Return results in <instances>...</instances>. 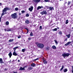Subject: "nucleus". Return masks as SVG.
I'll use <instances>...</instances> for the list:
<instances>
[{
  "label": "nucleus",
  "instance_id": "obj_3",
  "mask_svg": "<svg viewBox=\"0 0 73 73\" xmlns=\"http://www.w3.org/2000/svg\"><path fill=\"white\" fill-rule=\"evenodd\" d=\"M11 16L12 17L13 19H15L17 17V15H16V13H15L11 15Z\"/></svg>",
  "mask_w": 73,
  "mask_h": 73
},
{
  "label": "nucleus",
  "instance_id": "obj_20",
  "mask_svg": "<svg viewBox=\"0 0 73 73\" xmlns=\"http://www.w3.org/2000/svg\"><path fill=\"white\" fill-rule=\"evenodd\" d=\"M52 48L53 49H56V47L54 45L52 46Z\"/></svg>",
  "mask_w": 73,
  "mask_h": 73
},
{
  "label": "nucleus",
  "instance_id": "obj_14",
  "mask_svg": "<svg viewBox=\"0 0 73 73\" xmlns=\"http://www.w3.org/2000/svg\"><path fill=\"white\" fill-rule=\"evenodd\" d=\"M19 48V47L18 46H17L16 47H14L13 48V49L14 50V51H16V50L17 49V48Z\"/></svg>",
  "mask_w": 73,
  "mask_h": 73
},
{
  "label": "nucleus",
  "instance_id": "obj_31",
  "mask_svg": "<svg viewBox=\"0 0 73 73\" xmlns=\"http://www.w3.org/2000/svg\"><path fill=\"white\" fill-rule=\"evenodd\" d=\"M54 41L55 42V43L56 44H58V42H57V40H54Z\"/></svg>",
  "mask_w": 73,
  "mask_h": 73
},
{
  "label": "nucleus",
  "instance_id": "obj_19",
  "mask_svg": "<svg viewBox=\"0 0 73 73\" xmlns=\"http://www.w3.org/2000/svg\"><path fill=\"white\" fill-rule=\"evenodd\" d=\"M25 23L26 24H28L29 23V21L28 20H27L25 21Z\"/></svg>",
  "mask_w": 73,
  "mask_h": 73
},
{
  "label": "nucleus",
  "instance_id": "obj_54",
  "mask_svg": "<svg viewBox=\"0 0 73 73\" xmlns=\"http://www.w3.org/2000/svg\"><path fill=\"white\" fill-rule=\"evenodd\" d=\"M71 7H72V6H70V8H71Z\"/></svg>",
  "mask_w": 73,
  "mask_h": 73
},
{
  "label": "nucleus",
  "instance_id": "obj_35",
  "mask_svg": "<svg viewBox=\"0 0 73 73\" xmlns=\"http://www.w3.org/2000/svg\"><path fill=\"white\" fill-rule=\"evenodd\" d=\"M15 11H18V8H16L15 9Z\"/></svg>",
  "mask_w": 73,
  "mask_h": 73
},
{
  "label": "nucleus",
  "instance_id": "obj_30",
  "mask_svg": "<svg viewBox=\"0 0 73 73\" xmlns=\"http://www.w3.org/2000/svg\"><path fill=\"white\" fill-rule=\"evenodd\" d=\"M30 36H33V33L32 32H31V33L30 34Z\"/></svg>",
  "mask_w": 73,
  "mask_h": 73
},
{
  "label": "nucleus",
  "instance_id": "obj_27",
  "mask_svg": "<svg viewBox=\"0 0 73 73\" xmlns=\"http://www.w3.org/2000/svg\"><path fill=\"white\" fill-rule=\"evenodd\" d=\"M68 20H66V24H68Z\"/></svg>",
  "mask_w": 73,
  "mask_h": 73
},
{
  "label": "nucleus",
  "instance_id": "obj_42",
  "mask_svg": "<svg viewBox=\"0 0 73 73\" xmlns=\"http://www.w3.org/2000/svg\"><path fill=\"white\" fill-rule=\"evenodd\" d=\"M31 40V38H29L28 40H29V41H30V40Z\"/></svg>",
  "mask_w": 73,
  "mask_h": 73
},
{
  "label": "nucleus",
  "instance_id": "obj_47",
  "mask_svg": "<svg viewBox=\"0 0 73 73\" xmlns=\"http://www.w3.org/2000/svg\"><path fill=\"white\" fill-rule=\"evenodd\" d=\"M4 30L5 31H7V30L6 29H4Z\"/></svg>",
  "mask_w": 73,
  "mask_h": 73
},
{
  "label": "nucleus",
  "instance_id": "obj_6",
  "mask_svg": "<svg viewBox=\"0 0 73 73\" xmlns=\"http://www.w3.org/2000/svg\"><path fill=\"white\" fill-rule=\"evenodd\" d=\"M40 14H41L42 15H43L44 14V15H46L47 14V13H46V11H44L42 12H41L40 13Z\"/></svg>",
  "mask_w": 73,
  "mask_h": 73
},
{
  "label": "nucleus",
  "instance_id": "obj_34",
  "mask_svg": "<svg viewBox=\"0 0 73 73\" xmlns=\"http://www.w3.org/2000/svg\"><path fill=\"white\" fill-rule=\"evenodd\" d=\"M22 13H25V11H21Z\"/></svg>",
  "mask_w": 73,
  "mask_h": 73
},
{
  "label": "nucleus",
  "instance_id": "obj_15",
  "mask_svg": "<svg viewBox=\"0 0 73 73\" xmlns=\"http://www.w3.org/2000/svg\"><path fill=\"white\" fill-rule=\"evenodd\" d=\"M43 63H44V64H47V61L46 60H43Z\"/></svg>",
  "mask_w": 73,
  "mask_h": 73
},
{
  "label": "nucleus",
  "instance_id": "obj_23",
  "mask_svg": "<svg viewBox=\"0 0 73 73\" xmlns=\"http://www.w3.org/2000/svg\"><path fill=\"white\" fill-rule=\"evenodd\" d=\"M64 66H62V68L60 69V71H62V70L64 69Z\"/></svg>",
  "mask_w": 73,
  "mask_h": 73
},
{
  "label": "nucleus",
  "instance_id": "obj_57",
  "mask_svg": "<svg viewBox=\"0 0 73 73\" xmlns=\"http://www.w3.org/2000/svg\"><path fill=\"white\" fill-rule=\"evenodd\" d=\"M72 2H73V1H72Z\"/></svg>",
  "mask_w": 73,
  "mask_h": 73
},
{
  "label": "nucleus",
  "instance_id": "obj_37",
  "mask_svg": "<svg viewBox=\"0 0 73 73\" xmlns=\"http://www.w3.org/2000/svg\"><path fill=\"white\" fill-rule=\"evenodd\" d=\"M61 33H62V32H61V31H60L59 32V35L61 34Z\"/></svg>",
  "mask_w": 73,
  "mask_h": 73
},
{
  "label": "nucleus",
  "instance_id": "obj_50",
  "mask_svg": "<svg viewBox=\"0 0 73 73\" xmlns=\"http://www.w3.org/2000/svg\"><path fill=\"white\" fill-rule=\"evenodd\" d=\"M18 62H20V60H18Z\"/></svg>",
  "mask_w": 73,
  "mask_h": 73
},
{
  "label": "nucleus",
  "instance_id": "obj_32",
  "mask_svg": "<svg viewBox=\"0 0 73 73\" xmlns=\"http://www.w3.org/2000/svg\"><path fill=\"white\" fill-rule=\"evenodd\" d=\"M6 25H9V22L7 21L6 22Z\"/></svg>",
  "mask_w": 73,
  "mask_h": 73
},
{
  "label": "nucleus",
  "instance_id": "obj_38",
  "mask_svg": "<svg viewBox=\"0 0 73 73\" xmlns=\"http://www.w3.org/2000/svg\"><path fill=\"white\" fill-rule=\"evenodd\" d=\"M18 38H21V36L19 35L18 37Z\"/></svg>",
  "mask_w": 73,
  "mask_h": 73
},
{
  "label": "nucleus",
  "instance_id": "obj_11",
  "mask_svg": "<svg viewBox=\"0 0 73 73\" xmlns=\"http://www.w3.org/2000/svg\"><path fill=\"white\" fill-rule=\"evenodd\" d=\"M31 65L32 67H34L36 66V64L35 63H32L31 64Z\"/></svg>",
  "mask_w": 73,
  "mask_h": 73
},
{
  "label": "nucleus",
  "instance_id": "obj_25",
  "mask_svg": "<svg viewBox=\"0 0 73 73\" xmlns=\"http://www.w3.org/2000/svg\"><path fill=\"white\" fill-rule=\"evenodd\" d=\"M13 41V39H10L9 40V42H12V41Z\"/></svg>",
  "mask_w": 73,
  "mask_h": 73
},
{
  "label": "nucleus",
  "instance_id": "obj_41",
  "mask_svg": "<svg viewBox=\"0 0 73 73\" xmlns=\"http://www.w3.org/2000/svg\"><path fill=\"white\" fill-rule=\"evenodd\" d=\"M40 29H42V26H40Z\"/></svg>",
  "mask_w": 73,
  "mask_h": 73
},
{
  "label": "nucleus",
  "instance_id": "obj_7",
  "mask_svg": "<svg viewBox=\"0 0 73 73\" xmlns=\"http://www.w3.org/2000/svg\"><path fill=\"white\" fill-rule=\"evenodd\" d=\"M26 67H21L19 69V70H25V68Z\"/></svg>",
  "mask_w": 73,
  "mask_h": 73
},
{
  "label": "nucleus",
  "instance_id": "obj_48",
  "mask_svg": "<svg viewBox=\"0 0 73 73\" xmlns=\"http://www.w3.org/2000/svg\"><path fill=\"white\" fill-rule=\"evenodd\" d=\"M72 73H73V70H72Z\"/></svg>",
  "mask_w": 73,
  "mask_h": 73
},
{
  "label": "nucleus",
  "instance_id": "obj_51",
  "mask_svg": "<svg viewBox=\"0 0 73 73\" xmlns=\"http://www.w3.org/2000/svg\"><path fill=\"white\" fill-rule=\"evenodd\" d=\"M60 0V1H63V0Z\"/></svg>",
  "mask_w": 73,
  "mask_h": 73
},
{
  "label": "nucleus",
  "instance_id": "obj_28",
  "mask_svg": "<svg viewBox=\"0 0 73 73\" xmlns=\"http://www.w3.org/2000/svg\"><path fill=\"white\" fill-rule=\"evenodd\" d=\"M68 71L67 69H65L64 70V72H66Z\"/></svg>",
  "mask_w": 73,
  "mask_h": 73
},
{
  "label": "nucleus",
  "instance_id": "obj_24",
  "mask_svg": "<svg viewBox=\"0 0 73 73\" xmlns=\"http://www.w3.org/2000/svg\"><path fill=\"white\" fill-rule=\"evenodd\" d=\"M25 49H22V50H21V52H25Z\"/></svg>",
  "mask_w": 73,
  "mask_h": 73
},
{
  "label": "nucleus",
  "instance_id": "obj_53",
  "mask_svg": "<svg viewBox=\"0 0 73 73\" xmlns=\"http://www.w3.org/2000/svg\"><path fill=\"white\" fill-rule=\"evenodd\" d=\"M1 3H0V5H1Z\"/></svg>",
  "mask_w": 73,
  "mask_h": 73
},
{
  "label": "nucleus",
  "instance_id": "obj_44",
  "mask_svg": "<svg viewBox=\"0 0 73 73\" xmlns=\"http://www.w3.org/2000/svg\"><path fill=\"white\" fill-rule=\"evenodd\" d=\"M25 29H26V30H27V31H29V30L27 29V28H25Z\"/></svg>",
  "mask_w": 73,
  "mask_h": 73
},
{
  "label": "nucleus",
  "instance_id": "obj_16",
  "mask_svg": "<svg viewBox=\"0 0 73 73\" xmlns=\"http://www.w3.org/2000/svg\"><path fill=\"white\" fill-rule=\"evenodd\" d=\"M66 37H67L68 38H70V34H68V35H66Z\"/></svg>",
  "mask_w": 73,
  "mask_h": 73
},
{
  "label": "nucleus",
  "instance_id": "obj_39",
  "mask_svg": "<svg viewBox=\"0 0 73 73\" xmlns=\"http://www.w3.org/2000/svg\"><path fill=\"white\" fill-rule=\"evenodd\" d=\"M7 70H8V69L5 68V69L4 70H5V71L6 72L7 71Z\"/></svg>",
  "mask_w": 73,
  "mask_h": 73
},
{
  "label": "nucleus",
  "instance_id": "obj_52",
  "mask_svg": "<svg viewBox=\"0 0 73 73\" xmlns=\"http://www.w3.org/2000/svg\"><path fill=\"white\" fill-rule=\"evenodd\" d=\"M72 70H73V66H72Z\"/></svg>",
  "mask_w": 73,
  "mask_h": 73
},
{
  "label": "nucleus",
  "instance_id": "obj_13",
  "mask_svg": "<svg viewBox=\"0 0 73 73\" xmlns=\"http://www.w3.org/2000/svg\"><path fill=\"white\" fill-rule=\"evenodd\" d=\"M8 55L9 56L10 58H11V56H12V53H11V52H10Z\"/></svg>",
  "mask_w": 73,
  "mask_h": 73
},
{
  "label": "nucleus",
  "instance_id": "obj_56",
  "mask_svg": "<svg viewBox=\"0 0 73 73\" xmlns=\"http://www.w3.org/2000/svg\"><path fill=\"white\" fill-rule=\"evenodd\" d=\"M55 68H56V66H55Z\"/></svg>",
  "mask_w": 73,
  "mask_h": 73
},
{
  "label": "nucleus",
  "instance_id": "obj_4",
  "mask_svg": "<svg viewBox=\"0 0 73 73\" xmlns=\"http://www.w3.org/2000/svg\"><path fill=\"white\" fill-rule=\"evenodd\" d=\"M69 55H70V54L68 53H64L62 54V56L64 57V58H65L66 57H68Z\"/></svg>",
  "mask_w": 73,
  "mask_h": 73
},
{
  "label": "nucleus",
  "instance_id": "obj_9",
  "mask_svg": "<svg viewBox=\"0 0 73 73\" xmlns=\"http://www.w3.org/2000/svg\"><path fill=\"white\" fill-rule=\"evenodd\" d=\"M33 1L35 3H39L40 1V0H33Z\"/></svg>",
  "mask_w": 73,
  "mask_h": 73
},
{
  "label": "nucleus",
  "instance_id": "obj_5",
  "mask_svg": "<svg viewBox=\"0 0 73 73\" xmlns=\"http://www.w3.org/2000/svg\"><path fill=\"white\" fill-rule=\"evenodd\" d=\"M33 9V6H30V7L29 8V10L30 12H32Z\"/></svg>",
  "mask_w": 73,
  "mask_h": 73
},
{
  "label": "nucleus",
  "instance_id": "obj_1",
  "mask_svg": "<svg viewBox=\"0 0 73 73\" xmlns=\"http://www.w3.org/2000/svg\"><path fill=\"white\" fill-rule=\"evenodd\" d=\"M8 10H9V9L8 7H6L2 11V14L0 18V19L1 20V17H2V16H3L4 15H5V13H6V12H7V11H8Z\"/></svg>",
  "mask_w": 73,
  "mask_h": 73
},
{
  "label": "nucleus",
  "instance_id": "obj_36",
  "mask_svg": "<svg viewBox=\"0 0 73 73\" xmlns=\"http://www.w3.org/2000/svg\"><path fill=\"white\" fill-rule=\"evenodd\" d=\"M45 2H48L49 0H44Z\"/></svg>",
  "mask_w": 73,
  "mask_h": 73
},
{
  "label": "nucleus",
  "instance_id": "obj_40",
  "mask_svg": "<svg viewBox=\"0 0 73 73\" xmlns=\"http://www.w3.org/2000/svg\"><path fill=\"white\" fill-rule=\"evenodd\" d=\"M29 69H30V70H32V67H30L29 68Z\"/></svg>",
  "mask_w": 73,
  "mask_h": 73
},
{
  "label": "nucleus",
  "instance_id": "obj_18",
  "mask_svg": "<svg viewBox=\"0 0 73 73\" xmlns=\"http://www.w3.org/2000/svg\"><path fill=\"white\" fill-rule=\"evenodd\" d=\"M2 63H3V60L2 58H0V64H1Z\"/></svg>",
  "mask_w": 73,
  "mask_h": 73
},
{
  "label": "nucleus",
  "instance_id": "obj_29",
  "mask_svg": "<svg viewBox=\"0 0 73 73\" xmlns=\"http://www.w3.org/2000/svg\"><path fill=\"white\" fill-rule=\"evenodd\" d=\"M72 3V2L68 1V5H70V3Z\"/></svg>",
  "mask_w": 73,
  "mask_h": 73
},
{
  "label": "nucleus",
  "instance_id": "obj_2",
  "mask_svg": "<svg viewBox=\"0 0 73 73\" xmlns=\"http://www.w3.org/2000/svg\"><path fill=\"white\" fill-rule=\"evenodd\" d=\"M35 44L38 48H42L44 46V45L43 44L40 43L38 42H36Z\"/></svg>",
  "mask_w": 73,
  "mask_h": 73
},
{
  "label": "nucleus",
  "instance_id": "obj_49",
  "mask_svg": "<svg viewBox=\"0 0 73 73\" xmlns=\"http://www.w3.org/2000/svg\"><path fill=\"white\" fill-rule=\"evenodd\" d=\"M19 15H21V13H19Z\"/></svg>",
  "mask_w": 73,
  "mask_h": 73
},
{
  "label": "nucleus",
  "instance_id": "obj_43",
  "mask_svg": "<svg viewBox=\"0 0 73 73\" xmlns=\"http://www.w3.org/2000/svg\"><path fill=\"white\" fill-rule=\"evenodd\" d=\"M38 60V58H37L36 59H35V61H36V60Z\"/></svg>",
  "mask_w": 73,
  "mask_h": 73
},
{
  "label": "nucleus",
  "instance_id": "obj_46",
  "mask_svg": "<svg viewBox=\"0 0 73 73\" xmlns=\"http://www.w3.org/2000/svg\"><path fill=\"white\" fill-rule=\"evenodd\" d=\"M18 44V42H16V43H15V44Z\"/></svg>",
  "mask_w": 73,
  "mask_h": 73
},
{
  "label": "nucleus",
  "instance_id": "obj_55",
  "mask_svg": "<svg viewBox=\"0 0 73 73\" xmlns=\"http://www.w3.org/2000/svg\"><path fill=\"white\" fill-rule=\"evenodd\" d=\"M1 21V19H0V22Z\"/></svg>",
  "mask_w": 73,
  "mask_h": 73
},
{
  "label": "nucleus",
  "instance_id": "obj_26",
  "mask_svg": "<svg viewBox=\"0 0 73 73\" xmlns=\"http://www.w3.org/2000/svg\"><path fill=\"white\" fill-rule=\"evenodd\" d=\"M46 50H49V48L48 47V46H47L46 48Z\"/></svg>",
  "mask_w": 73,
  "mask_h": 73
},
{
  "label": "nucleus",
  "instance_id": "obj_12",
  "mask_svg": "<svg viewBox=\"0 0 73 73\" xmlns=\"http://www.w3.org/2000/svg\"><path fill=\"white\" fill-rule=\"evenodd\" d=\"M43 7L42 6H38L37 7V9L38 10L39 9H41V8H43Z\"/></svg>",
  "mask_w": 73,
  "mask_h": 73
},
{
  "label": "nucleus",
  "instance_id": "obj_17",
  "mask_svg": "<svg viewBox=\"0 0 73 73\" xmlns=\"http://www.w3.org/2000/svg\"><path fill=\"white\" fill-rule=\"evenodd\" d=\"M49 9L51 11H52V10H54V8L52 7H49Z\"/></svg>",
  "mask_w": 73,
  "mask_h": 73
},
{
  "label": "nucleus",
  "instance_id": "obj_10",
  "mask_svg": "<svg viewBox=\"0 0 73 73\" xmlns=\"http://www.w3.org/2000/svg\"><path fill=\"white\" fill-rule=\"evenodd\" d=\"M13 55H14V56H17V54L16 53V51H14L13 53Z\"/></svg>",
  "mask_w": 73,
  "mask_h": 73
},
{
  "label": "nucleus",
  "instance_id": "obj_33",
  "mask_svg": "<svg viewBox=\"0 0 73 73\" xmlns=\"http://www.w3.org/2000/svg\"><path fill=\"white\" fill-rule=\"evenodd\" d=\"M29 14H27L26 15V17H29Z\"/></svg>",
  "mask_w": 73,
  "mask_h": 73
},
{
  "label": "nucleus",
  "instance_id": "obj_21",
  "mask_svg": "<svg viewBox=\"0 0 73 73\" xmlns=\"http://www.w3.org/2000/svg\"><path fill=\"white\" fill-rule=\"evenodd\" d=\"M52 30V31H57V29L55 28L54 29Z\"/></svg>",
  "mask_w": 73,
  "mask_h": 73
},
{
  "label": "nucleus",
  "instance_id": "obj_8",
  "mask_svg": "<svg viewBox=\"0 0 73 73\" xmlns=\"http://www.w3.org/2000/svg\"><path fill=\"white\" fill-rule=\"evenodd\" d=\"M71 43H72V42H68L66 44H65V46H68V45H69V44H70Z\"/></svg>",
  "mask_w": 73,
  "mask_h": 73
},
{
  "label": "nucleus",
  "instance_id": "obj_45",
  "mask_svg": "<svg viewBox=\"0 0 73 73\" xmlns=\"http://www.w3.org/2000/svg\"><path fill=\"white\" fill-rule=\"evenodd\" d=\"M29 32V30L27 31V33H28Z\"/></svg>",
  "mask_w": 73,
  "mask_h": 73
},
{
  "label": "nucleus",
  "instance_id": "obj_22",
  "mask_svg": "<svg viewBox=\"0 0 73 73\" xmlns=\"http://www.w3.org/2000/svg\"><path fill=\"white\" fill-rule=\"evenodd\" d=\"M11 30H12V29H7V32H9V31H11Z\"/></svg>",
  "mask_w": 73,
  "mask_h": 73
}]
</instances>
